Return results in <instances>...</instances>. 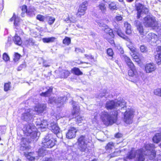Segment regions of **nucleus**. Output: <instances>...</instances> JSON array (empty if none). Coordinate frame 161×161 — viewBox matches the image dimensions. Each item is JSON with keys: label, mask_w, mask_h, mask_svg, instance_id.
<instances>
[{"label": "nucleus", "mask_w": 161, "mask_h": 161, "mask_svg": "<svg viewBox=\"0 0 161 161\" xmlns=\"http://www.w3.org/2000/svg\"><path fill=\"white\" fill-rule=\"evenodd\" d=\"M126 103L123 98H120L117 101H109L105 104V108L108 110L114 109L111 114L109 115L107 112H102L100 113L102 120L106 125H112L115 123L119 113L121 112L119 110L126 108Z\"/></svg>", "instance_id": "obj_1"}, {"label": "nucleus", "mask_w": 161, "mask_h": 161, "mask_svg": "<svg viewBox=\"0 0 161 161\" xmlns=\"http://www.w3.org/2000/svg\"><path fill=\"white\" fill-rule=\"evenodd\" d=\"M88 139L85 136L81 135L77 139L76 143L78 148L81 152L87 153L89 150Z\"/></svg>", "instance_id": "obj_2"}, {"label": "nucleus", "mask_w": 161, "mask_h": 161, "mask_svg": "<svg viewBox=\"0 0 161 161\" xmlns=\"http://www.w3.org/2000/svg\"><path fill=\"white\" fill-rule=\"evenodd\" d=\"M146 154L142 148L136 151L132 149L127 158L129 159L136 158L138 161H143L145 160L144 155Z\"/></svg>", "instance_id": "obj_3"}, {"label": "nucleus", "mask_w": 161, "mask_h": 161, "mask_svg": "<svg viewBox=\"0 0 161 161\" xmlns=\"http://www.w3.org/2000/svg\"><path fill=\"white\" fill-rule=\"evenodd\" d=\"M22 130L25 135L31 136L33 139L37 136L36 129L33 123H30L25 125Z\"/></svg>", "instance_id": "obj_4"}, {"label": "nucleus", "mask_w": 161, "mask_h": 161, "mask_svg": "<svg viewBox=\"0 0 161 161\" xmlns=\"http://www.w3.org/2000/svg\"><path fill=\"white\" fill-rule=\"evenodd\" d=\"M56 142V140L53 138V134H48L43 139L42 146L45 148H51L55 145Z\"/></svg>", "instance_id": "obj_5"}, {"label": "nucleus", "mask_w": 161, "mask_h": 161, "mask_svg": "<svg viewBox=\"0 0 161 161\" xmlns=\"http://www.w3.org/2000/svg\"><path fill=\"white\" fill-rule=\"evenodd\" d=\"M143 23L146 27H155L158 28L159 24L155 18L152 16L147 15L144 18Z\"/></svg>", "instance_id": "obj_6"}, {"label": "nucleus", "mask_w": 161, "mask_h": 161, "mask_svg": "<svg viewBox=\"0 0 161 161\" xmlns=\"http://www.w3.org/2000/svg\"><path fill=\"white\" fill-rule=\"evenodd\" d=\"M134 110L132 109H128L124 114V121L127 124L132 123V119L133 117Z\"/></svg>", "instance_id": "obj_7"}, {"label": "nucleus", "mask_w": 161, "mask_h": 161, "mask_svg": "<svg viewBox=\"0 0 161 161\" xmlns=\"http://www.w3.org/2000/svg\"><path fill=\"white\" fill-rule=\"evenodd\" d=\"M137 11V18L139 19L141 17L142 13L143 12L144 14H147L148 12V9L144 7V6L140 3H137L135 5Z\"/></svg>", "instance_id": "obj_8"}, {"label": "nucleus", "mask_w": 161, "mask_h": 161, "mask_svg": "<svg viewBox=\"0 0 161 161\" xmlns=\"http://www.w3.org/2000/svg\"><path fill=\"white\" fill-rule=\"evenodd\" d=\"M33 111L30 109L25 110L22 116V119L25 121H29L32 120L33 118Z\"/></svg>", "instance_id": "obj_9"}, {"label": "nucleus", "mask_w": 161, "mask_h": 161, "mask_svg": "<svg viewBox=\"0 0 161 161\" xmlns=\"http://www.w3.org/2000/svg\"><path fill=\"white\" fill-rule=\"evenodd\" d=\"M87 3L85 2L80 5L76 15L77 16L81 17V16L84 15L85 13V11L87 9Z\"/></svg>", "instance_id": "obj_10"}, {"label": "nucleus", "mask_w": 161, "mask_h": 161, "mask_svg": "<svg viewBox=\"0 0 161 161\" xmlns=\"http://www.w3.org/2000/svg\"><path fill=\"white\" fill-rule=\"evenodd\" d=\"M78 130L74 127H70L66 134V137L70 139L75 138L76 136V133Z\"/></svg>", "instance_id": "obj_11"}, {"label": "nucleus", "mask_w": 161, "mask_h": 161, "mask_svg": "<svg viewBox=\"0 0 161 161\" xmlns=\"http://www.w3.org/2000/svg\"><path fill=\"white\" fill-rule=\"evenodd\" d=\"M134 24L136 27L137 30L141 35L143 34V27L142 23L138 20H136L134 23Z\"/></svg>", "instance_id": "obj_12"}, {"label": "nucleus", "mask_w": 161, "mask_h": 161, "mask_svg": "<svg viewBox=\"0 0 161 161\" xmlns=\"http://www.w3.org/2000/svg\"><path fill=\"white\" fill-rule=\"evenodd\" d=\"M156 69V66L153 63H148L146 64L145 70L147 73H150L154 71Z\"/></svg>", "instance_id": "obj_13"}, {"label": "nucleus", "mask_w": 161, "mask_h": 161, "mask_svg": "<svg viewBox=\"0 0 161 161\" xmlns=\"http://www.w3.org/2000/svg\"><path fill=\"white\" fill-rule=\"evenodd\" d=\"M46 108V105L45 104H40L36 105L35 110L38 114L42 113Z\"/></svg>", "instance_id": "obj_14"}, {"label": "nucleus", "mask_w": 161, "mask_h": 161, "mask_svg": "<svg viewBox=\"0 0 161 161\" xmlns=\"http://www.w3.org/2000/svg\"><path fill=\"white\" fill-rule=\"evenodd\" d=\"M73 111L72 114L73 116L79 114L80 108L78 105L75 102L73 101L72 103Z\"/></svg>", "instance_id": "obj_15"}, {"label": "nucleus", "mask_w": 161, "mask_h": 161, "mask_svg": "<svg viewBox=\"0 0 161 161\" xmlns=\"http://www.w3.org/2000/svg\"><path fill=\"white\" fill-rule=\"evenodd\" d=\"M50 129L55 134H57L59 132L58 126L54 123H51L50 124Z\"/></svg>", "instance_id": "obj_16"}, {"label": "nucleus", "mask_w": 161, "mask_h": 161, "mask_svg": "<svg viewBox=\"0 0 161 161\" xmlns=\"http://www.w3.org/2000/svg\"><path fill=\"white\" fill-rule=\"evenodd\" d=\"M40 124H37V125H39V127L38 128L40 129L42 131H45L47 128L48 124L46 120H44L40 122Z\"/></svg>", "instance_id": "obj_17"}, {"label": "nucleus", "mask_w": 161, "mask_h": 161, "mask_svg": "<svg viewBox=\"0 0 161 161\" xmlns=\"http://www.w3.org/2000/svg\"><path fill=\"white\" fill-rule=\"evenodd\" d=\"M122 58L125 61L126 64L129 68L133 67L134 64L128 57L125 55H123L122 56Z\"/></svg>", "instance_id": "obj_18"}, {"label": "nucleus", "mask_w": 161, "mask_h": 161, "mask_svg": "<svg viewBox=\"0 0 161 161\" xmlns=\"http://www.w3.org/2000/svg\"><path fill=\"white\" fill-rule=\"evenodd\" d=\"M130 69L129 70L128 74L129 76H134L136 77L138 75V73L134 65L133 67L130 68Z\"/></svg>", "instance_id": "obj_19"}, {"label": "nucleus", "mask_w": 161, "mask_h": 161, "mask_svg": "<svg viewBox=\"0 0 161 161\" xmlns=\"http://www.w3.org/2000/svg\"><path fill=\"white\" fill-rule=\"evenodd\" d=\"M24 155L27 159L29 161H34L35 157L34 153H24Z\"/></svg>", "instance_id": "obj_20"}, {"label": "nucleus", "mask_w": 161, "mask_h": 161, "mask_svg": "<svg viewBox=\"0 0 161 161\" xmlns=\"http://www.w3.org/2000/svg\"><path fill=\"white\" fill-rule=\"evenodd\" d=\"M14 20V25L15 26H18L19 24L20 19L14 13V14L13 16L11 18V21Z\"/></svg>", "instance_id": "obj_21"}, {"label": "nucleus", "mask_w": 161, "mask_h": 161, "mask_svg": "<svg viewBox=\"0 0 161 161\" xmlns=\"http://www.w3.org/2000/svg\"><path fill=\"white\" fill-rule=\"evenodd\" d=\"M97 8L100 10L103 14H105L107 10V8L105 4L103 3H100L97 6Z\"/></svg>", "instance_id": "obj_22"}, {"label": "nucleus", "mask_w": 161, "mask_h": 161, "mask_svg": "<svg viewBox=\"0 0 161 161\" xmlns=\"http://www.w3.org/2000/svg\"><path fill=\"white\" fill-rule=\"evenodd\" d=\"M47 89V91L45 92H42L41 94L40 95L41 96L47 97L51 95V94L52 92L53 88L48 87Z\"/></svg>", "instance_id": "obj_23"}, {"label": "nucleus", "mask_w": 161, "mask_h": 161, "mask_svg": "<svg viewBox=\"0 0 161 161\" xmlns=\"http://www.w3.org/2000/svg\"><path fill=\"white\" fill-rule=\"evenodd\" d=\"M66 99V97H60L57 98L56 104L60 105L58 106L59 107L61 106L65 102Z\"/></svg>", "instance_id": "obj_24"}, {"label": "nucleus", "mask_w": 161, "mask_h": 161, "mask_svg": "<svg viewBox=\"0 0 161 161\" xmlns=\"http://www.w3.org/2000/svg\"><path fill=\"white\" fill-rule=\"evenodd\" d=\"M24 43L27 46L36 45L35 41L32 38L26 40L25 41Z\"/></svg>", "instance_id": "obj_25"}, {"label": "nucleus", "mask_w": 161, "mask_h": 161, "mask_svg": "<svg viewBox=\"0 0 161 161\" xmlns=\"http://www.w3.org/2000/svg\"><path fill=\"white\" fill-rule=\"evenodd\" d=\"M125 27L126 29L125 32L127 34H130L131 33V26L127 22L125 23Z\"/></svg>", "instance_id": "obj_26"}, {"label": "nucleus", "mask_w": 161, "mask_h": 161, "mask_svg": "<svg viewBox=\"0 0 161 161\" xmlns=\"http://www.w3.org/2000/svg\"><path fill=\"white\" fill-rule=\"evenodd\" d=\"M13 41L14 43L18 45H20L22 43L20 37L16 34L13 39Z\"/></svg>", "instance_id": "obj_27"}, {"label": "nucleus", "mask_w": 161, "mask_h": 161, "mask_svg": "<svg viewBox=\"0 0 161 161\" xmlns=\"http://www.w3.org/2000/svg\"><path fill=\"white\" fill-rule=\"evenodd\" d=\"M74 117H75V121L78 125H81L80 124V123H84L83 118L79 114L74 116Z\"/></svg>", "instance_id": "obj_28"}, {"label": "nucleus", "mask_w": 161, "mask_h": 161, "mask_svg": "<svg viewBox=\"0 0 161 161\" xmlns=\"http://www.w3.org/2000/svg\"><path fill=\"white\" fill-rule=\"evenodd\" d=\"M56 39V38L52 37L48 38H44L42 39V41L44 43H50L53 42Z\"/></svg>", "instance_id": "obj_29"}, {"label": "nucleus", "mask_w": 161, "mask_h": 161, "mask_svg": "<svg viewBox=\"0 0 161 161\" xmlns=\"http://www.w3.org/2000/svg\"><path fill=\"white\" fill-rule=\"evenodd\" d=\"M47 153V152L46 149H44L43 147H42L41 148L39 149L38 154L39 156L42 157L46 155Z\"/></svg>", "instance_id": "obj_30"}, {"label": "nucleus", "mask_w": 161, "mask_h": 161, "mask_svg": "<svg viewBox=\"0 0 161 161\" xmlns=\"http://www.w3.org/2000/svg\"><path fill=\"white\" fill-rule=\"evenodd\" d=\"M72 72L76 75H82L83 73L80 69L77 68H74L72 69Z\"/></svg>", "instance_id": "obj_31"}, {"label": "nucleus", "mask_w": 161, "mask_h": 161, "mask_svg": "<svg viewBox=\"0 0 161 161\" xmlns=\"http://www.w3.org/2000/svg\"><path fill=\"white\" fill-rule=\"evenodd\" d=\"M70 72L67 70H63L61 72V77L64 78H67L69 75Z\"/></svg>", "instance_id": "obj_32"}, {"label": "nucleus", "mask_w": 161, "mask_h": 161, "mask_svg": "<svg viewBox=\"0 0 161 161\" xmlns=\"http://www.w3.org/2000/svg\"><path fill=\"white\" fill-rule=\"evenodd\" d=\"M155 58L157 63L158 65L161 64V52L158 53L155 56Z\"/></svg>", "instance_id": "obj_33"}, {"label": "nucleus", "mask_w": 161, "mask_h": 161, "mask_svg": "<svg viewBox=\"0 0 161 161\" xmlns=\"http://www.w3.org/2000/svg\"><path fill=\"white\" fill-rule=\"evenodd\" d=\"M109 8L112 10L117 9L116 4L114 2H112L109 4Z\"/></svg>", "instance_id": "obj_34"}, {"label": "nucleus", "mask_w": 161, "mask_h": 161, "mask_svg": "<svg viewBox=\"0 0 161 161\" xmlns=\"http://www.w3.org/2000/svg\"><path fill=\"white\" fill-rule=\"evenodd\" d=\"M115 143L112 142H108L105 147V149L106 150L111 149L114 147Z\"/></svg>", "instance_id": "obj_35"}, {"label": "nucleus", "mask_w": 161, "mask_h": 161, "mask_svg": "<svg viewBox=\"0 0 161 161\" xmlns=\"http://www.w3.org/2000/svg\"><path fill=\"white\" fill-rule=\"evenodd\" d=\"M105 32L107 34H109V35L112 38H113L114 36V34L113 33V30L109 28L108 27L105 30Z\"/></svg>", "instance_id": "obj_36"}, {"label": "nucleus", "mask_w": 161, "mask_h": 161, "mask_svg": "<svg viewBox=\"0 0 161 161\" xmlns=\"http://www.w3.org/2000/svg\"><path fill=\"white\" fill-rule=\"evenodd\" d=\"M21 56V55L18 53H15L14 55L13 61L15 62H17L18 61Z\"/></svg>", "instance_id": "obj_37"}, {"label": "nucleus", "mask_w": 161, "mask_h": 161, "mask_svg": "<svg viewBox=\"0 0 161 161\" xmlns=\"http://www.w3.org/2000/svg\"><path fill=\"white\" fill-rule=\"evenodd\" d=\"M97 22V23L98 25L100 27H103L102 29L104 31H105V30H106L108 27L107 25L102 22Z\"/></svg>", "instance_id": "obj_38"}, {"label": "nucleus", "mask_w": 161, "mask_h": 161, "mask_svg": "<svg viewBox=\"0 0 161 161\" xmlns=\"http://www.w3.org/2000/svg\"><path fill=\"white\" fill-rule=\"evenodd\" d=\"M27 14L30 16H33L34 15V9L32 8L29 9L27 12Z\"/></svg>", "instance_id": "obj_39"}, {"label": "nucleus", "mask_w": 161, "mask_h": 161, "mask_svg": "<svg viewBox=\"0 0 161 161\" xmlns=\"http://www.w3.org/2000/svg\"><path fill=\"white\" fill-rule=\"evenodd\" d=\"M117 33L118 35L124 39H126L127 38V37L124 34L122 33L119 30H118L117 31Z\"/></svg>", "instance_id": "obj_40"}, {"label": "nucleus", "mask_w": 161, "mask_h": 161, "mask_svg": "<svg viewBox=\"0 0 161 161\" xmlns=\"http://www.w3.org/2000/svg\"><path fill=\"white\" fill-rule=\"evenodd\" d=\"M57 99L55 98L54 97H51L49 98L48 102L49 103L53 104V103H55L56 104Z\"/></svg>", "instance_id": "obj_41"}, {"label": "nucleus", "mask_w": 161, "mask_h": 161, "mask_svg": "<svg viewBox=\"0 0 161 161\" xmlns=\"http://www.w3.org/2000/svg\"><path fill=\"white\" fill-rule=\"evenodd\" d=\"M120 153V151H115L114 153L110 154V156L111 158H113L119 155Z\"/></svg>", "instance_id": "obj_42"}, {"label": "nucleus", "mask_w": 161, "mask_h": 161, "mask_svg": "<svg viewBox=\"0 0 161 161\" xmlns=\"http://www.w3.org/2000/svg\"><path fill=\"white\" fill-rule=\"evenodd\" d=\"M70 42L71 40L70 38L68 37H65L63 41V43L67 45H69L70 43Z\"/></svg>", "instance_id": "obj_43"}, {"label": "nucleus", "mask_w": 161, "mask_h": 161, "mask_svg": "<svg viewBox=\"0 0 161 161\" xmlns=\"http://www.w3.org/2000/svg\"><path fill=\"white\" fill-rule=\"evenodd\" d=\"M6 128L5 126H0V135L4 134L6 131Z\"/></svg>", "instance_id": "obj_44"}, {"label": "nucleus", "mask_w": 161, "mask_h": 161, "mask_svg": "<svg viewBox=\"0 0 161 161\" xmlns=\"http://www.w3.org/2000/svg\"><path fill=\"white\" fill-rule=\"evenodd\" d=\"M154 94L161 97V89H157L154 90Z\"/></svg>", "instance_id": "obj_45"}, {"label": "nucleus", "mask_w": 161, "mask_h": 161, "mask_svg": "<svg viewBox=\"0 0 161 161\" xmlns=\"http://www.w3.org/2000/svg\"><path fill=\"white\" fill-rule=\"evenodd\" d=\"M47 18L49 19L48 23L50 25H52L55 20V18L54 17H47Z\"/></svg>", "instance_id": "obj_46"}, {"label": "nucleus", "mask_w": 161, "mask_h": 161, "mask_svg": "<svg viewBox=\"0 0 161 161\" xmlns=\"http://www.w3.org/2000/svg\"><path fill=\"white\" fill-rule=\"evenodd\" d=\"M45 18V16L41 14H38L36 16V19L41 21H44Z\"/></svg>", "instance_id": "obj_47"}, {"label": "nucleus", "mask_w": 161, "mask_h": 161, "mask_svg": "<svg viewBox=\"0 0 161 161\" xmlns=\"http://www.w3.org/2000/svg\"><path fill=\"white\" fill-rule=\"evenodd\" d=\"M141 51L142 53H146L147 52V49L146 47L144 45H141L140 47Z\"/></svg>", "instance_id": "obj_48"}, {"label": "nucleus", "mask_w": 161, "mask_h": 161, "mask_svg": "<svg viewBox=\"0 0 161 161\" xmlns=\"http://www.w3.org/2000/svg\"><path fill=\"white\" fill-rule=\"evenodd\" d=\"M153 145L152 144H146L145 145V147L147 150H150L151 148L153 147Z\"/></svg>", "instance_id": "obj_49"}, {"label": "nucleus", "mask_w": 161, "mask_h": 161, "mask_svg": "<svg viewBox=\"0 0 161 161\" xmlns=\"http://www.w3.org/2000/svg\"><path fill=\"white\" fill-rule=\"evenodd\" d=\"M3 59L5 61H8L9 59L8 55L5 53L3 54Z\"/></svg>", "instance_id": "obj_50"}, {"label": "nucleus", "mask_w": 161, "mask_h": 161, "mask_svg": "<svg viewBox=\"0 0 161 161\" xmlns=\"http://www.w3.org/2000/svg\"><path fill=\"white\" fill-rule=\"evenodd\" d=\"M10 88L9 83H6L4 84V90L5 91H7Z\"/></svg>", "instance_id": "obj_51"}, {"label": "nucleus", "mask_w": 161, "mask_h": 161, "mask_svg": "<svg viewBox=\"0 0 161 161\" xmlns=\"http://www.w3.org/2000/svg\"><path fill=\"white\" fill-rule=\"evenodd\" d=\"M107 54L110 56H112L113 55V52L112 49L108 48L107 50Z\"/></svg>", "instance_id": "obj_52"}, {"label": "nucleus", "mask_w": 161, "mask_h": 161, "mask_svg": "<svg viewBox=\"0 0 161 161\" xmlns=\"http://www.w3.org/2000/svg\"><path fill=\"white\" fill-rule=\"evenodd\" d=\"M26 66V64L24 62L22 64H21L18 68V70L20 71L22 68H25Z\"/></svg>", "instance_id": "obj_53"}, {"label": "nucleus", "mask_w": 161, "mask_h": 161, "mask_svg": "<svg viewBox=\"0 0 161 161\" xmlns=\"http://www.w3.org/2000/svg\"><path fill=\"white\" fill-rule=\"evenodd\" d=\"M67 21H69L70 23H74L76 21V18L74 17H72L69 18V19H68Z\"/></svg>", "instance_id": "obj_54"}, {"label": "nucleus", "mask_w": 161, "mask_h": 161, "mask_svg": "<svg viewBox=\"0 0 161 161\" xmlns=\"http://www.w3.org/2000/svg\"><path fill=\"white\" fill-rule=\"evenodd\" d=\"M75 51L78 53L79 52L83 53L84 52L83 49H81L78 48H75Z\"/></svg>", "instance_id": "obj_55"}, {"label": "nucleus", "mask_w": 161, "mask_h": 161, "mask_svg": "<svg viewBox=\"0 0 161 161\" xmlns=\"http://www.w3.org/2000/svg\"><path fill=\"white\" fill-rule=\"evenodd\" d=\"M85 57L87 59H93V57L91 55H87V54H85Z\"/></svg>", "instance_id": "obj_56"}, {"label": "nucleus", "mask_w": 161, "mask_h": 161, "mask_svg": "<svg viewBox=\"0 0 161 161\" xmlns=\"http://www.w3.org/2000/svg\"><path fill=\"white\" fill-rule=\"evenodd\" d=\"M115 19L117 21H120L122 20V17L121 16H118L116 17Z\"/></svg>", "instance_id": "obj_57"}, {"label": "nucleus", "mask_w": 161, "mask_h": 161, "mask_svg": "<svg viewBox=\"0 0 161 161\" xmlns=\"http://www.w3.org/2000/svg\"><path fill=\"white\" fill-rule=\"evenodd\" d=\"M22 11H28L27 9V6L25 5H24L21 8Z\"/></svg>", "instance_id": "obj_58"}, {"label": "nucleus", "mask_w": 161, "mask_h": 161, "mask_svg": "<svg viewBox=\"0 0 161 161\" xmlns=\"http://www.w3.org/2000/svg\"><path fill=\"white\" fill-rule=\"evenodd\" d=\"M122 136V134L118 133L116 134H115V137L116 138H119L121 137Z\"/></svg>", "instance_id": "obj_59"}, {"label": "nucleus", "mask_w": 161, "mask_h": 161, "mask_svg": "<svg viewBox=\"0 0 161 161\" xmlns=\"http://www.w3.org/2000/svg\"><path fill=\"white\" fill-rule=\"evenodd\" d=\"M156 51L158 53H159L161 52V47L158 46L156 48Z\"/></svg>", "instance_id": "obj_60"}, {"label": "nucleus", "mask_w": 161, "mask_h": 161, "mask_svg": "<svg viewBox=\"0 0 161 161\" xmlns=\"http://www.w3.org/2000/svg\"><path fill=\"white\" fill-rule=\"evenodd\" d=\"M108 42L111 44H114V41L113 38H111L110 39H109Z\"/></svg>", "instance_id": "obj_61"}, {"label": "nucleus", "mask_w": 161, "mask_h": 161, "mask_svg": "<svg viewBox=\"0 0 161 161\" xmlns=\"http://www.w3.org/2000/svg\"><path fill=\"white\" fill-rule=\"evenodd\" d=\"M119 47H118V49L119 50L120 53L122 54H123L124 53V51L123 50V49L122 48H121L120 46H119Z\"/></svg>", "instance_id": "obj_62"}, {"label": "nucleus", "mask_w": 161, "mask_h": 161, "mask_svg": "<svg viewBox=\"0 0 161 161\" xmlns=\"http://www.w3.org/2000/svg\"><path fill=\"white\" fill-rule=\"evenodd\" d=\"M129 49H130V51H131L132 52H134L135 51L136 49L134 47H129Z\"/></svg>", "instance_id": "obj_63"}, {"label": "nucleus", "mask_w": 161, "mask_h": 161, "mask_svg": "<svg viewBox=\"0 0 161 161\" xmlns=\"http://www.w3.org/2000/svg\"><path fill=\"white\" fill-rule=\"evenodd\" d=\"M44 161H52V158H46Z\"/></svg>", "instance_id": "obj_64"}]
</instances>
